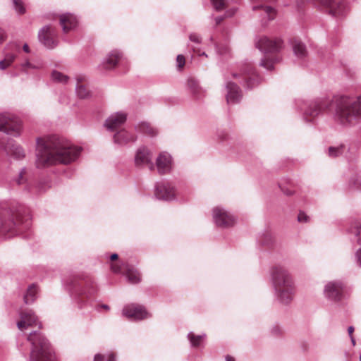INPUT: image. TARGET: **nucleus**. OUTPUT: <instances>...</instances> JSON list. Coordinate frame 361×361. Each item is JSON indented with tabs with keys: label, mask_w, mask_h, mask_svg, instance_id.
Masks as SVG:
<instances>
[{
	"label": "nucleus",
	"mask_w": 361,
	"mask_h": 361,
	"mask_svg": "<svg viewBox=\"0 0 361 361\" xmlns=\"http://www.w3.org/2000/svg\"><path fill=\"white\" fill-rule=\"evenodd\" d=\"M23 49L25 52L26 53H29L30 52V48H29V46L27 44H25L23 46Z\"/></svg>",
	"instance_id": "nucleus-59"
},
{
	"label": "nucleus",
	"mask_w": 361,
	"mask_h": 361,
	"mask_svg": "<svg viewBox=\"0 0 361 361\" xmlns=\"http://www.w3.org/2000/svg\"><path fill=\"white\" fill-rule=\"evenodd\" d=\"M216 11H222L226 7V0H211Z\"/></svg>",
	"instance_id": "nucleus-39"
},
{
	"label": "nucleus",
	"mask_w": 361,
	"mask_h": 361,
	"mask_svg": "<svg viewBox=\"0 0 361 361\" xmlns=\"http://www.w3.org/2000/svg\"><path fill=\"white\" fill-rule=\"evenodd\" d=\"M188 85L190 91L196 99H200L204 96V90L200 86L199 82L194 78L188 80Z\"/></svg>",
	"instance_id": "nucleus-27"
},
{
	"label": "nucleus",
	"mask_w": 361,
	"mask_h": 361,
	"mask_svg": "<svg viewBox=\"0 0 361 361\" xmlns=\"http://www.w3.org/2000/svg\"><path fill=\"white\" fill-rule=\"evenodd\" d=\"M224 16H217L215 18V23H216V25H219L224 19Z\"/></svg>",
	"instance_id": "nucleus-55"
},
{
	"label": "nucleus",
	"mask_w": 361,
	"mask_h": 361,
	"mask_svg": "<svg viewBox=\"0 0 361 361\" xmlns=\"http://www.w3.org/2000/svg\"><path fill=\"white\" fill-rule=\"evenodd\" d=\"M20 320L18 322L17 326L20 331H23L30 326L38 325L41 328V324L32 310H28L20 312Z\"/></svg>",
	"instance_id": "nucleus-17"
},
{
	"label": "nucleus",
	"mask_w": 361,
	"mask_h": 361,
	"mask_svg": "<svg viewBox=\"0 0 361 361\" xmlns=\"http://www.w3.org/2000/svg\"><path fill=\"white\" fill-rule=\"evenodd\" d=\"M55 36L56 32L50 25L44 26L38 32L39 41L47 49H54L57 46Z\"/></svg>",
	"instance_id": "nucleus-16"
},
{
	"label": "nucleus",
	"mask_w": 361,
	"mask_h": 361,
	"mask_svg": "<svg viewBox=\"0 0 361 361\" xmlns=\"http://www.w3.org/2000/svg\"><path fill=\"white\" fill-rule=\"evenodd\" d=\"M7 38L6 32L0 27V44L3 43Z\"/></svg>",
	"instance_id": "nucleus-48"
},
{
	"label": "nucleus",
	"mask_w": 361,
	"mask_h": 361,
	"mask_svg": "<svg viewBox=\"0 0 361 361\" xmlns=\"http://www.w3.org/2000/svg\"><path fill=\"white\" fill-rule=\"evenodd\" d=\"M13 8L18 14H24L25 13V8L23 2L21 0H12Z\"/></svg>",
	"instance_id": "nucleus-38"
},
{
	"label": "nucleus",
	"mask_w": 361,
	"mask_h": 361,
	"mask_svg": "<svg viewBox=\"0 0 361 361\" xmlns=\"http://www.w3.org/2000/svg\"><path fill=\"white\" fill-rule=\"evenodd\" d=\"M104 356L101 354H96L94 357V361H103Z\"/></svg>",
	"instance_id": "nucleus-56"
},
{
	"label": "nucleus",
	"mask_w": 361,
	"mask_h": 361,
	"mask_svg": "<svg viewBox=\"0 0 361 361\" xmlns=\"http://www.w3.org/2000/svg\"><path fill=\"white\" fill-rule=\"evenodd\" d=\"M76 84H83L86 80V76L85 75L79 74L75 76Z\"/></svg>",
	"instance_id": "nucleus-47"
},
{
	"label": "nucleus",
	"mask_w": 361,
	"mask_h": 361,
	"mask_svg": "<svg viewBox=\"0 0 361 361\" xmlns=\"http://www.w3.org/2000/svg\"><path fill=\"white\" fill-rule=\"evenodd\" d=\"M7 154L13 158H24L25 152L22 147L13 142H8L5 147Z\"/></svg>",
	"instance_id": "nucleus-24"
},
{
	"label": "nucleus",
	"mask_w": 361,
	"mask_h": 361,
	"mask_svg": "<svg viewBox=\"0 0 361 361\" xmlns=\"http://www.w3.org/2000/svg\"><path fill=\"white\" fill-rule=\"evenodd\" d=\"M226 361H235V359L230 355H227L226 357Z\"/></svg>",
	"instance_id": "nucleus-61"
},
{
	"label": "nucleus",
	"mask_w": 361,
	"mask_h": 361,
	"mask_svg": "<svg viewBox=\"0 0 361 361\" xmlns=\"http://www.w3.org/2000/svg\"><path fill=\"white\" fill-rule=\"evenodd\" d=\"M43 66L42 63L37 62V63H31L28 61H25L24 63H21V71L27 73L28 69H40Z\"/></svg>",
	"instance_id": "nucleus-37"
},
{
	"label": "nucleus",
	"mask_w": 361,
	"mask_h": 361,
	"mask_svg": "<svg viewBox=\"0 0 361 361\" xmlns=\"http://www.w3.org/2000/svg\"><path fill=\"white\" fill-rule=\"evenodd\" d=\"M27 340L32 345L30 361H56L50 343L40 332H31Z\"/></svg>",
	"instance_id": "nucleus-5"
},
{
	"label": "nucleus",
	"mask_w": 361,
	"mask_h": 361,
	"mask_svg": "<svg viewBox=\"0 0 361 361\" xmlns=\"http://www.w3.org/2000/svg\"><path fill=\"white\" fill-rule=\"evenodd\" d=\"M83 148L57 135L36 139L37 158H76Z\"/></svg>",
	"instance_id": "nucleus-2"
},
{
	"label": "nucleus",
	"mask_w": 361,
	"mask_h": 361,
	"mask_svg": "<svg viewBox=\"0 0 361 361\" xmlns=\"http://www.w3.org/2000/svg\"><path fill=\"white\" fill-rule=\"evenodd\" d=\"M106 361H116V355L113 353H110L107 355V360Z\"/></svg>",
	"instance_id": "nucleus-53"
},
{
	"label": "nucleus",
	"mask_w": 361,
	"mask_h": 361,
	"mask_svg": "<svg viewBox=\"0 0 361 361\" xmlns=\"http://www.w3.org/2000/svg\"><path fill=\"white\" fill-rule=\"evenodd\" d=\"M75 92L80 99H87L90 96V91L84 84H76Z\"/></svg>",
	"instance_id": "nucleus-33"
},
{
	"label": "nucleus",
	"mask_w": 361,
	"mask_h": 361,
	"mask_svg": "<svg viewBox=\"0 0 361 361\" xmlns=\"http://www.w3.org/2000/svg\"><path fill=\"white\" fill-rule=\"evenodd\" d=\"M78 21L75 16L71 13H65L60 16V25L63 31L68 33L78 25Z\"/></svg>",
	"instance_id": "nucleus-22"
},
{
	"label": "nucleus",
	"mask_w": 361,
	"mask_h": 361,
	"mask_svg": "<svg viewBox=\"0 0 361 361\" xmlns=\"http://www.w3.org/2000/svg\"><path fill=\"white\" fill-rule=\"evenodd\" d=\"M347 150L345 145H341L338 147H330L328 149V156L329 157H343L345 156V152Z\"/></svg>",
	"instance_id": "nucleus-31"
},
{
	"label": "nucleus",
	"mask_w": 361,
	"mask_h": 361,
	"mask_svg": "<svg viewBox=\"0 0 361 361\" xmlns=\"http://www.w3.org/2000/svg\"><path fill=\"white\" fill-rule=\"evenodd\" d=\"M127 119L125 112L119 111L111 114L105 121L104 127L107 130L114 131L123 126Z\"/></svg>",
	"instance_id": "nucleus-18"
},
{
	"label": "nucleus",
	"mask_w": 361,
	"mask_h": 361,
	"mask_svg": "<svg viewBox=\"0 0 361 361\" xmlns=\"http://www.w3.org/2000/svg\"><path fill=\"white\" fill-rule=\"evenodd\" d=\"M6 49L12 51L15 50L17 51H20V45L16 42H12L6 46Z\"/></svg>",
	"instance_id": "nucleus-46"
},
{
	"label": "nucleus",
	"mask_w": 361,
	"mask_h": 361,
	"mask_svg": "<svg viewBox=\"0 0 361 361\" xmlns=\"http://www.w3.org/2000/svg\"><path fill=\"white\" fill-rule=\"evenodd\" d=\"M122 313L128 319L134 321H139L151 317L145 307L135 304L125 306Z\"/></svg>",
	"instance_id": "nucleus-14"
},
{
	"label": "nucleus",
	"mask_w": 361,
	"mask_h": 361,
	"mask_svg": "<svg viewBox=\"0 0 361 361\" xmlns=\"http://www.w3.org/2000/svg\"><path fill=\"white\" fill-rule=\"evenodd\" d=\"M177 66L178 68H182L185 63V59L183 55L178 54L176 58Z\"/></svg>",
	"instance_id": "nucleus-41"
},
{
	"label": "nucleus",
	"mask_w": 361,
	"mask_h": 361,
	"mask_svg": "<svg viewBox=\"0 0 361 361\" xmlns=\"http://www.w3.org/2000/svg\"><path fill=\"white\" fill-rule=\"evenodd\" d=\"M206 337L205 334L196 336L192 332H190L188 334V338L190 341L191 345L192 347H198L200 345L202 340Z\"/></svg>",
	"instance_id": "nucleus-35"
},
{
	"label": "nucleus",
	"mask_w": 361,
	"mask_h": 361,
	"mask_svg": "<svg viewBox=\"0 0 361 361\" xmlns=\"http://www.w3.org/2000/svg\"><path fill=\"white\" fill-rule=\"evenodd\" d=\"M281 190L283 191V192L288 195V196H290V195H293V191L290 190V189H287V188H281Z\"/></svg>",
	"instance_id": "nucleus-54"
},
{
	"label": "nucleus",
	"mask_w": 361,
	"mask_h": 361,
	"mask_svg": "<svg viewBox=\"0 0 361 361\" xmlns=\"http://www.w3.org/2000/svg\"><path fill=\"white\" fill-rule=\"evenodd\" d=\"M126 264H123L122 266H118V265H116V264H112L111 265V269L115 273H119V272L122 271L123 270L125 271V265H126Z\"/></svg>",
	"instance_id": "nucleus-45"
},
{
	"label": "nucleus",
	"mask_w": 361,
	"mask_h": 361,
	"mask_svg": "<svg viewBox=\"0 0 361 361\" xmlns=\"http://www.w3.org/2000/svg\"><path fill=\"white\" fill-rule=\"evenodd\" d=\"M218 51L219 52L220 54H224L228 53L229 52V49H228V47H226L223 48L222 51L218 49Z\"/></svg>",
	"instance_id": "nucleus-57"
},
{
	"label": "nucleus",
	"mask_w": 361,
	"mask_h": 361,
	"mask_svg": "<svg viewBox=\"0 0 361 361\" xmlns=\"http://www.w3.org/2000/svg\"><path fill=\"white\" fill-rule=\"evenodd\" d=\"M310 217L303 212H300L298 215V221L300 223H306L309 221Z\"/></svg>",
	"instance_id": "nucleus-42"
},
{
	"label": "nucleus",
	"mask_w": 361,
	"mask_h": 361,
	"mask_svg": "<svg viewBox=\"0 0 361 361\" xmlns=\"http://www.w3.org/2000/svg\"><path fill=\"white\" fill-rule=\"evenodd\" d=\"M157 158H172V155L166 151H163L159 154Z\"/></svg>",
	"instance_id": "nucleus-49"
},
{
	"label": "nucleus",
	"mask_w": 361,
	"mask_h": 361,
	"mask_svg": "<svg viewBox=\"0 0 361 361\" xmlns=\"http://www.w3.org/2000/svg\"><path fill=\"white\" fill-rule=\"evenodd\" d=\"M278 61L279 59L277 57L274 59H269L268 56H265L262 59L259 65L268 71H271L274 68V63Z\"/></svg>",
	"instance_id": "nucleus-34"
},
{
	"label": "nucleus",
	"mask_w": 361,
	"mask_h": 361,
	"mask_svg": "<svg viewBox=\"0 0 361 361\" xmlns=\"http://www.w3.org/2000/svg\"><path fill=\"white\" fill-rule=\"evenodd\" d=\"M118 255H117V254H116V253H114V254H112V255H111L110 259H111V260H115V259H118Z\"/></svg>",
	"instance_id": "nucleus-60"
},
{
	"label": "nucleus",
	"mask_w": 361,
	"mask_h": 361,
	"mask_svg": "<svg viewBox=\"0 0 361 361\" xmlns=\"http://www.w3.org/2000/svg\"><path fill=\"white\" fill-rule=\"evenodd\" d=\"M226 89L227 91L226 98L228 104H235L240 102L243 94L239 86L233 82H226Z\"/></svg>",
	"instance_id": "nucleus-19"
},
{
	"label": "nucleus",
	"mask_w": 361,
	"mask_h": 361,
	"mask_svg": "<svg viewBox=\"0 0 361 361\" xmlns=\"http://www.w3.org/2000/svg\"><path fill=\"white\" fill-rule=\"evenodd\" d=\"M302 347L304 350H305V351L307 350V344H302Z\"/></svg>",
	"instance_id": "nucleus-64"
},
{
	"label": "nucleus",
	"mask_w": 361,
	"mask_h": 361,
	"mask_svg": "<svg viewBox=\"0 0 361 361\" xmlns=\"http://www.w3.org/2000/svg\"><path fill=\"white\" fill-rule=\"evenodd\" d=\"M37 287L35 284L30 285L24 295V302L26 304L32 303L37 298Z\"/></svg>",
	"instance_id": "nucleus-29"
},
{
	"label": "nucleus",
	"mask_w": 361,
	"mask_h": 361,
	"mask_svg": "<svg viewBox=\"0 0 361 361\" xmlns=\"http://www.w3.org/2000/svg\"><path fill=\"white\" fill-rule=\"evenodd\" d=\"M253 2L252 10L259 11L264 18L268 20H274L276 15V9L271 5L276 0H252Z\"/></svg>",
	"instance_id": "nucleus-12"
},
{
	"label": "nucleus",
	"mask_w": 361,
	"mask_h": 361,
	"mask_svg": "<svg viewBox=\"0 0 361 361\" xmlns=\"http://www.w3.org/2000/svg\"><path fill=\"white\" fill-rule=\"evenodd\" d=\"M16 58V55L14 53H7L5 54V57L4 59L7 62V64H9L10 66L12 64V63L15 61Z\"/></svg>",
	"instance_id": "nucleus-40"
},
{
	"label": "nucleus",
	"mask_w": 361,
	"mask_h": 361,
	"mask_svg": "<svg viewBox=\"0 0 361 361\" xmlns=\"http://www.w3.org/2000/svg\"><path fill=\"white\" fill-rule=\"evenodd\" d=\"M29 226L27 219L23 216L22 208L0 204V237L10 238Z\"/></svg>",
	"instance_id": "nucleus-3"
},
{
	"label": "nucleus",
	"mask_w": 361,
	"mask_h": 361,
	"mask_svg": "<svg viewBox=\"0 0 361 361\" xmlns=\"http://www.w3.org/2000/svg\"><path fill=\"white\" fill-rule=\"evenodd\" d=\"M242 75L244 79V83L248 89H252L260 82V78L255 73L253 66L250 62L245 63L240 68V73H233V78Z\"/></svg>",
	"instance_id": "nucleus-10"
},
{
	"label": "nucleus",
	"mask_w": 361,
	"mask_h": 361,
	"mask_svg": "<svg viewBox=\"0 0 361 361\" xmlns=\"http://www.w3.org/2000/svg\"><path fill=\"white\" fill-rule=\"evenodd\" d=\"M71 292L82 308L89 304L92 305L93 298L97 292V286L93 279L87 278L73 281Z\"/></svg>",
	"instance_id": "nucleus-6"
},
{
	"label": "nucleus",
	"mask_w": 361,
	"mask_h": 361,
	"mask_svg": "<svg viewBox=\"0 0 361 361\" xmlns=\"http://www.w3.org/2000/svg\"><path fill=\"white\" fill-rule=\"evenodd\" d=\"M270 274L276 300L283 305H289L295 294L292 276L285 267L280 265L272 267Z\"/></svg>",
	"instance_id": "nucleus-4"
},
{
	"label": "nucleus",
	"mask_w": 361,
	"mask_h": 361,
	"mask_svg": "<svg viewBox=\"0 0 361 361\" xmlns=\"http://www.w3.org/2000/svg\"><path fill=\"white\" fill-rule=\"evenodd\" d=\"M291 44L293 53L298 59H303L307 56L306 47L301 41L294 39L291 40Z\"/></svg>",
	"instance_id": "nucleus-26"
},
{
	"label": "nucleus",
	"mask_w": 361,
	"mask_h": 361,
	"mask_svg": "<svg viewBox=\"0 0 361 361\" xmlns=\"http://www.w3.org/2000/svg\"><path fill=\"white\" fill-rule=\"evenodd\" d=\"M345 286L339 281H330L324 287L325 297L331 301H340L344 293Z\"/></svg>",
	"instance_id": "nucleus-11"
},
{
	"label": "nucleus",
	"mask_w": 361,
	"mask_h": 361,
	"mask_svg": "<svg viewBox=\"0 0 361 361\" xmlns=\"http://www.w3.org/2000/svg\"><path fill=\"white\" fill-rule=\"evenodd\" d=\"M137 137L134 133L123 128L114 135V142L121 146H124L137 141Z\"/></svg>",
	"instance_id": "nucleus-21"
},
{
	"label": "nucleus",
	"mask_w": 361,
	"mask_h": 361,
	"mask_svg": "<svg viewBox=\"0 0 361 361\" xmlns=\"http://www.w3.org/2000/svg\"><path fill=\"white\" fill-rule=\"evenodd\" d=\"M189 39L191 42H195L197 44L201 43V37L199 35L196 33H192L189 36Z\"/></svg>",
	"instance_id": "nucleus-44"
},
{
	"label": "nucleus",
	"mask_w": 361,
	"mask_h": 361,
	"mask_svg": "<svg viewBox=\"0 0 361 361\" xmlns=\"http://www.w3.org/2000/svg\"><path fill=\"white\" fill-rule=\"evenodd\" d=\"M354 331V327L353 326H350L348 328V334H349V336H353V333Z\"/></svg>",
	"instance_id": "nucleus-58"
},
{
	"label": "nucleus",
	"mask_w": 361,
	"mask_h": 361,
	"mask_svg": "<svg viewBox=\"0 0 361 361\" xmlns=\"http://www.w3.org/2000/svg\"><path fill=\"white\" fill-rule=\"evenodd\" d=\"M135 164L137 167H147L149 170L157 169L160 174L170 172L172 168L171 159H135Z\"/></svg>",
	"instance_id": "nucleus-8"
},
{
	"label": "nucleus",
	"mask_w": 361,
	"mask_h": 361,
	"mask_svg": "<svg viewBox=\"0 0 361 361\" xmlns=\"http://www.w3.org/2000/svg\"><path fill=\"white\" fill-rule=\"evenodd\" d=\"M361 228V223L359 221L353 222L350 228H348V233L353 235L356 238V241L358 244H360L361 239L358 237Z\"/></svg>",
	"instance_id": "nucleus-32"
},
{
	"label": "nucleus",
	"mask_w": 361,
	"mask_h": 361,
	"mask_svg": "<svg viewBox=\"0 0 361 361\" xmlns=\"http://www.w3.org/2000/svg\"><path fill=\"white\" fill-rule=\"evenodd\" d=\"M335 109V118L343 126L353 125L361 120V94L353 98L348 96L335 97L334 99L319 98L304 102L301 110L304 119L312 122L314 118Z\"/></svg>",
	"instance_id": "nucleus-1"
},
{
	"label": "nucleus",
	"mask_w": 361,
	"mask_h": 361,
	"mask_svg": "<svg viewBox=\"0 0 361 361\" xmlns=\"http://www.w3.org/2000/svg\"><path fill=\"white\" fill-rule=\"evenodd\" d=\"M101 307L105 309L106 310H109V307L107 305H102L101 306Z\"/></svg>",
	"instance_id": "nucleus-62"
},
{
	"label": "nucleus",
	"mask_w": 361,
	"mask_h": 361,
	"mask_svg": "<svg viewBox=\"0 0 361 361\" xmlns=\"http://www.w3.org/2000/svg\"><path fill=\"white\" fill-rule=\"evenodd\" d=\"M228 136L229 135H228V133L225 130H219L217 133L218 139L221 142L227 140L228 138Z\"/></svg>",
	"instance_id": "nucleus-43"
},
{
	"label": "nucleus",
	"mask_w": 361,
	"mask_h": 361,
	"mask_svg": "<svg viewBox=\"0 0 361 361\" xmlns=\"http://www.w3.org/2000/svg\"><path fill=\"white\" fill-rule=\"evenodd\" d=\"M25 171H26V169H25V168H23V169L20 171V173H19V178H18V179L17 180V183H18V184H19V185H20V184H21V183H23V180H23V175L25 173Z\"/></svg>",
	"instance_id": "nucleus-50"
},
{
	"label": "nucleus",
	"mask_w": 361,
	"mask_h": 361,
	"mask_svg": "<svg viewBox=\"0 0 361 361\" xmlns=\"http://www.w3.org/2000/svg\"><path fill=\"white\" fill-rule=\"evenodd\" d=\"M255 46L264 54L279 52L283 47V41L279 38L259 36L255 39Z\"/></svg>",
	"instance_id": "nucleus-9"
},
{
	"label": "nucleus",
	"mask_w": 361,
	"mask_h": 361,
	"mask_svg": "<svg viewBox=\"0 0 361 361\" xmlns=\"http://www.w3.org/2000/svg\"><path fill=\"white\" fill-rule=\"evenodd\" d=\"M8 66H10V65L7 64V62L5 61V59L0 61L1 70H5Z\"/></svg>",
	"instance_id": "nucleus-52"
},
{
	"label": "nucleus",
	"mask_w": 361,
	"mask_h": 361,
	"mask_svg": "<svg viewBox=\"0 0 361 361\" xmlns=\"http://www.w3.org/2000/svg\"><path fill=\"white\" fill-rule=\"evenodd\" d=\"M213 219L216 225L221 228H228L234 225L235 219L228 212L221 207L213 209Z\"/></svg>",
	"instance_id": "nucleus-13"
},
{
	"label": "nucleus",
	"mask_w": 361,
	"mask_h": 361,
	"mask_svg": "<svg viewBox=\"0 0 361 361\" xmlns=\"http://www.w3.org/2000/svg\"><path fill=\"white\" fill-rule=\"evenodd\" d=\"M73 159H36V166L39 169L47 168L58 164L68 165Z\"/></svg>",
	"instance_id": "nucleus-25"
},
{
	"label": "nucleus",
	"mask_w": 361,
	"mask_h": 361,
	"mask_svg": "<svg viewBox=\"0 0 361 361\" xmlns=\"http://www.w3.org/2000/svg\"><path fill=\"white\" fill-rule=\"evenodd\" d=\"M355 257L358 265L361 267V248L356 252Z\"/></svg>",
	"instance_id": "nucleus-51"
},
{
	"label": "nucleus",
	"mask_w": 361,
	"mask_h": 361,
	"mask_svg": "<svg viewBox=\"0 0 361 361\" xmlns=\"http://www.w3.org/2000/svg\"><path fill=\"white\" fill-rule=\"evenodd\" d=\"M134 128L138 133L150 137H154L159 133L158 130L147 121L138 122L135 125Z\"/></svg>",
	"instance_id": "nucleus-23"
},
{
	"label": "nucleus",
	"mask_w": 361,
	"mask_h": 361,
	"mask_svg": "<svg viewBox=\"0 0 361 361\" xmlns=\"http://www.w3.org/2000/svg\"><path fill=\"white\" fill-rule=\"evenodd\" d=\"M152 156L153 152L151 148L146 145H141L137 148L135 158H149Z\"/></svg>",
	"instance_id": "nucleus-30"
},
{
	"label": "nucleus",
	"mask_w": 361,
	"mask_h": 361,
	"mask_svg": "<svg viewBox=\"0 0 361 361\" xmlns=\"http://www.w3.org/2000/svg\"><path fill=\"white\" fill-rule=\"evenodd\" d=\"M350 340H351L353 345H355V340L353 336H350Z\"/></svg>",
	"instance_id": "nucleus-63"
},
{
	"label": "nucleus",
	"mask_w": 361,
	"mask_h": 361,
	"mask_svg": "<svg viewBox=\"0 0 361 361\" xmlns=\"http://www.w3.org/2000/svg\"><path fill=\"white\" fill-rule=\"evenodd\" d=\"M125 275L129 283L135 284L140 281L139 272L129 264L125 265Z\"/></svg>",
	"instance_id": "nucleus-28"
},
{
	"label": "nucleus",
	"mask_w": 361,
	"mask_h": 361,
	"mask_svg": "<svg viewBox=\"0 0 361 361\" xmlns=\"http://www.w3.org/2000/svg\"><path fill=\"white\" fill-rule=\"evenodd\" d=\"M126 63L123 54L120 51L114 49L109 52L103 59L101 66L104 69L110 70L117 66H124Z\"/></svg>",
	"instance_id": "nucleus-15"
},
{
	"label": "nucleus",
	"mask_w": 361,
	"mask_h": 361,
	"mask_svg": "<svg viewBox=\"0 0 361 361\" xmlns=\"http://www.w3.org/2000/svg\"><path fill=\"white\" fill-rule=\"evenodd\" d=\"M155 195L159 200H171L174 199L176 193L174 188L169 183H157L155 189Z\"/></svg>",
	"instance_id": "nucleus-20"
},
{
	"label": "nucleus",
	"mask_w": 361,
	"mask_h": 361,
	"mask_svg": "<svg viewBox=\"0 0 361 361\" xmlns=\"http://www.w3.org/2000/svg\"><path fill=\"white\" fill-rule=\"evenodd\" d=\"M51 78L54 82L66 84L68 82L69 79L68 76L58 71H53L51 73Z\"/></svg>",
	"instance_id": "nucleus-36"
},
{
	"label": "nucleus",
	"mask_w": 361,
	"mask_h": 361,
	"mask_svg": "<svg viewBox=\"0 0 361 361\" xmlns=\"http://www.w3.org/2000/svg\"><path fill=\"white\" fill-rule=\"evenodd\" d=\"M22 129L21 121L10 113L0 114V131L7 135L19 136Z\"/></svg>",
	"instance_id": "nucleus-7"
}]
</instances>
